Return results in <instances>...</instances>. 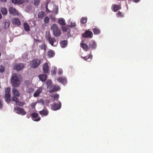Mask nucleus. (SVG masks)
Segmentation results:
<instances>
[{
  "mask_svg": "<svg viewBox=\"0 0 153 153\" xmlns=\"http://www.w3.org/2000/svg\"><path fill=\"white\" fill-rule=\"evenodd\" d=\"M56 80L57 81L64 85L67 82V79L66 78L62 77L57 78Z\"/></svg>",
  "mask_w": 153,
  "mask_h": 153,
  "instance_id": "4468645a",
  "label": "nucleus"
},
{
  "mask_svg": "<svg viewBox=\"0 0 153 153\" xmlns=\"http://www.w3.org/2000/svg\"><path fill=\"white\" fill-rule=\"evenodd\" d=\"M34 89L33 88H28L27 90V92L29 93H31L34 91Z\"/></svg>",
  "mask_w": 153,
  "mask_h": 153,
  "instance_id": "c9c22d12",
  "label": "nucleus"
},
{
  "mask_svg": "<svg viewBox=\"0 0 153 153\" xmlns=\"http://www.w3.org/2000/svg\"><path fill=\"white\" fill-rule=\"evenodd\" d=\"M113 11L115 12L117 11L121 8L120 4H114L113 5Z\"/></svg>",
  "mask_w": 153,
  "mask_h": 153,
  "instance_id": "a211bd4d",
  "label": "nucleus"
},
{
  "mask_svg": "<svg viewBox=\"0 0 153 153\" xmlns=\"http://www.w3.org/2000/svg\"><path fill=\"white\" fill-rule=\"evenodd\" d=\"M26 117L27 118H30V117H31L30 114H27L26 115Z\"/></svg>",
  "mask_w": 153,
  "mask_h": 153,
  "instance_id": "603ef678",
  "label": "nucleus"
},
{
  "mask_svg": "<svg viewBox=\"0 0 153 153\" xmlns=\"http://www.w3.org/2000/svg\"><path fill=\"white\" fill-rule=\"evenodd\" d=\"M62 28L63 31L65 32L67 30V28L66 26L62 27Z\"/></svg>",
  "mask_w": 153,
  "mask_h": 153,
  "instance_id": "37998d69",
  "label": "nucleus"
},
{
  "mask_svg": "<svg viewBox=\"0 0 153 153\" xmlns=\"http://www.w3.org/2000/svg\"><path fill=\"white\" fill-rule=\"evenodd\" d=\"M36 40H37V41H39V40H38V39H37Z\"/></svg>",
  "mask_w": 153,
  "mask_h": 153,
  "instance_id": "0e129e2a",
  "label": "nucleus"
},
{
  "mask_svg": "<svg viewBox=\"0 0 153 153\" xmlns=\"http://www.w3.org/2000/svg\"><path fill=\"white\" fill-rule=\"evenodd\" d=\"M46 84L47 85V88L50 89L52 87V82L51 80H48L46 82Z\"/></svg>",
  "mask_w": 153,
  "mask_h": 153,
  "instance_id": "c756f323",
  "label": "nucleus"
},
{
  "mask_svg": "<svg viewBox=\"0 0 153 153\" xmlns=\"http://www.w3.org/2000/svg\"><path fill=\"white\" fill-rule=\"evenodd\" d=\"M4 71V67L0 66V72L1 73H3Z\"/></svg>",
  "mask_w": 153,
  "mask_h": 153,
  "instance_id": "ea45409f",
  "label": "nucleus"
},
{
  "mask_svg": "<svg viewBox=\"0 0 153 153\" xmlns=\"http://www.w3.org/2000/svg\"><path fill=\"white\" fill-rule=\"evenodd\" d=\"M24 67V65L22 63H16L14 66V69L19 71L22 70Z\"/></svg>",
  "mask_w": 153,
  "mask_h": 153,
  "instance_id": "6e6552de",
  "label": "nucleus"
},
{
  "mask_svg": "<svg viewBox=\"0 0 153 153\" xmlns=\"http://www.w3.org/2000/svg\"><path fill=\"white\" fill-rule=\"evenodd\" d=\"M1 11L4 15H6L7 13V9L4 7H3L1 9Z\"/></svg>",
  "mask_w": 153,
  "mask_h": 153,
  "instance_id": "2f4dec72",
  "label": "nucleus"
},
{
  "mask_svg": "<svg viewBox=\"0 0 153 153\" xmlns=\"http://www.w3.org/2000/svg\"><path fill=\"white\" fill-rule=\"evenodd\" d=\"M0 105H2L1 100H0Z\"/></svg>",
  "mask_w": 153,
  "mask_h": 153,
  "instance_id": "bf43d9fd",
  "label": "nucleus"
},
{
  "mask_svg": "<svg viewBox=\"0 0 153 153\" xmlns=\"http://www.w3.org/2000/svg\"><path fill=\"white\" fill-rule=\"evenodd\" d=\"M49 18L48 16H46L44 19V22L45 23H48L49 22Z\"/></svg>",
  "mask_w": 153,
  "mask_h": 153,
  "instance_id": "f704fd0d",
  "label": "nucleus"
},
{
  "mask_svg": "<svg viewBox=\"0 0 153 153\" xmlns=\"http://www.w3.org/2000/svg\"><path fill=\"white\" fill-rule=\"evenodd\" d=\"M2 18V16L1 13H0V19H1Z\"/></svg>",
  "mask_w": 153,
  "mask_h": 153,
  "instance_id": "13d9d810",
  "label": "nucleus"
},
{
  "mask_svg": "<svg viewBox=\"0 0 153 153\" xmlns=\"http://www.w3.org/2000/svg\"><path fill=\"white\" fill-rule=\"evenodd\" d=\"M57 70V68L56 67H54L53 69L52 70L51 73L53 75H55L56 73Z\"/></svg>",
  "mask_w": 153,
  "mask_h": 153,
  "instance_id": "e433bc0d",
  "label": "nucleus"
},
{
  "mask_svg": "<svg viewBox=\"0 0 153 153\" xmlns=\"http://www.w3.org/2000/svg\"><path fill=\"white\" fill-rule=\"evenodd\" d=\"M92 57V54H89L88 56L84 57L81 56V57L84 60L90 62L91 60Z\"/></svg>",
  "mask_w": 153,
  "mask_h": 153,
  "instance_id": "6ab92c4d",
  "label": "nucleus"
},
{
  "mask_svg": "<svg viewBox=\"0 0 153 153\" xmlns=\"http://www.w3.org/2000/svg\"><path fill=\"white\" fill-rule=\"evenodd\" d=\"M46 38L49 42V43L52 46H54V43L56 42V40L54 38L51 37L50 34H48L46 35Z\"/></svg>",
  "mask_w": 153,
  "mask_h": 153,
  "instance_id": "20e7f679",
  "label": "nucleus"
},
{
  "mask_svg": "<svg viewBox=\"0 0 153 153\" xmlns=\"http://www.w3.org/2000/svg\"><path fill=\"white\" fill-rule=\"evenodd\" d=\"M60 88V87L59 85H53L51 87V89L49 91V92L50 93L56 91H58Z\"/></svg>",
  "mask_w": 153,
  "mask_h": 153,
  "instance_id": "f8f14e48",
  "label": "nucleus"
},
{
  "mask_svg": "<svg viewBox=\"0 0 153 153\" xmlns=\"http://www.w3.org/2000/svg\"><path fill=\"white\" fill-rule=\"evenodd\" d=\"M38 76L40 80L43 82H45L47 78V76L45 74H41L39 75Z\"/></svg>",
  "mask_w": 153,
  "mask_h": 153,
  "instance_id": "f3484780",
  "label": "nucleus"
},
{
  "mask_svg": "<svg viewBox=\"0 0 153 153\" xmlns=\"http://www.w3.org/2000/svg\"><path fill=\"white\" fill-rule=\"evenodd\" d=\"M2 107V106H0V109Z\"/></svg>",
  "mask_w": 153,
  "mask_h": 153,
  "instance_id": "680f3d73",
  "label": "nucleus"
},
{
  "mask_svg": "<svg viewBox=\"0 0 153 153\" xmlns=\"http://www.w3.org/2000/svg\"><path fill=\"white\" fill-rule=\"evenodd\" d=\"M82 36L85 38H92L93 34L92 32L88 30H86L82 34Z\"/></svg>",
  "mask_w": 153,
  "mask_h": 153,
  "instance_id": "0eeeda50",
  "label": "nucleus"
},
{
  "mask_svg": "<svg viewBox=\"0 0 153 153\" xmlns=\"http://www.w3.org/2000/svg\"><path fill=\"white\" fill-rule=\"evenodd\" d=\"M59 23L62 26H64L66 25L65 21L64 19L61 18L58 20Z\"/></svg>",
  "mask_w": 153,
  "mask_h": 153,
  "instance_id": "a878e982",
  "label": "nucleus"
},
{
  "mask_svg": "<svg viewBox=\"0 0 153 153\" xmlns=\"http://www.w3.org/2000/svg\"><path fill=\"white\" fill-rule=\"evenodd\" d=\"M12 2L15 4H21L24 2L23 0H11Z\"/></svg>",
  "mask_w": 153,
  "mask_h": 153,
  "instance_id": "5701e85b",
  "label": "nucleus"
},
{
  "mask_svg": "<svg viewBox=\"0 0 153 153\" xmlns=\"http://www.w3.org/2000/svg\"><path fill=\"white\" fill-rule=\"evenodd\" d=\"M51 29L55 36L58 37L61 35V30L56 24H53L51 27Z\"/></svg>",
  "mask_w": 153,
  "mask_h": 153,
  "instance_id": "7ed1b4c3",
  "label": "nucleus"
},
{
  "mask_svg": "<svg viewBox=\"0 0 153 153\" xmlns=\"http://www.w3.org/2000/svg\"><path fill=\"white\" fill-rule=\"evenodd\" d=\"M88 18L87 17H82L80 20V23L82 24L86 23L87 22Z\"/></svg>",
  "mask_w": 153,
  "mask_h": 153,
  "instance_id": "7c9ffc66",
  "label": "nucleus"
},
{
  "mask_svg": "<svg viewBox=\"0 0 153 153\" xmlns=\"http://www.w3.org/2000/svg\"><path fill=\"white\" fill-rule=\"evenodd\" d=\"M140 1V0H134L133 1L136 3H137Z\"/></svg>",
  "mask_w": 153,
  "mask_h": 153,
  "instance_id": "3c124183",
  "label": "nucleus"
},
{
  "mask_svg": "<svg viewBox=\"0 0 153 153\" xmlns=\"http://www.w3.org/2000/svg\"><path fill=\"white\" fill-rule=\"evenodd\" d=\"M47 47V45L45 43H42L41 45H39V46L40 49L43 50L45 52L46 51Z\"/></svg>",
  "mask_w": 153,
  "mask_h": 153,
  "instance_id": "cd10ccee",
  "label": "nucleus"
},
{
  "mask_svg": "<svg viewBox=\"0 0 153 153\" xmlns=\"http://www.w3.org/2000/svg\"><path fill=\"white\" fill-rule=\"evenodd\" d=\"M49 70V66L48 63H45L42 66V70L45 74H47Z\"/></svg>",
  "mask_w": 153,
  "mask_h": 153,
  "instance_id": "9b49d317",
  "label": "nucleus"
},
{
  "mask_svg": "<svg viewBox=\"0 0 153 153\" xmlns=\"http://www.w3.org/2000/svg\"><path fill=\"white\" fill-rule=\"evenodd\" d=\"M9 97H10V94H5L4 98H9Z\"/></svg>",
  "mask_w": 153,
  "mask_h": 153,
  "instance_id": "c03bdc74",
  "label": "nucleus"
},
{
  "mask_svg": "<svg viewBox=\"0 0 153 153\" xmlns=\"http://www.w3.org/2000/svg\"><path fill=\"white\" fill-rule=\"evenodd\" d=\"M39 3V0H34V4L35 5L37 6H38Z\"/></svg>",
  "mask_w": 153,
  "mask_h": 153,
  "instance_id": "a19ab883",
  "label": "nucleus"
},
{
  "mask_svg": "<svg viewBox=\"0 0 153 153\" xmlns=\"http://www.w3.org/2000/svg\"><path fill=\"white\" fill-rule=\"evenodd\" d=\"M7 24L8 25V26H7V27H8L9 25H10L8 23H5V25H6Z\"/></svg>",
  "mask_w": 153,
  "mask_h": 153,
  "instance_id": "4d7b16f0",
  "label": "nucleus"
},
{
  "mask_svg": "<svg viewBox=\"0 0 153 153\" xmlns=\"http://www.w3.org/2000/svg\"><path fill=\"white\" fill-rule=\"evenodd\" d=\"M9 13L14 15H19L18 11L16 9L13 7H10L9 9Z\"/></svg>",
  "mask_w": 153,
  "mask_h": 153,
  "instance_id": "ddd939ff",
  "label": "nucleus"
},
{
  "mask_svg": "<svg viewBox=\"0 0 153 153\" xmlns=\"http://www.w3.org/2000/svg\"><path fill=\"white\" fill-rule=\"evenodd\" d=\"M41 119L40 117H39L37 119L33 120L36 122H37L39 121Z\"/></svg>",
  "mask_w": 153,
  "mask_h": 153,
  "instance_id": "8fccbe9b",
  "label": "nucleus"
},
{
  "mask_svg": "<svg viewBox=\"0 0 153 153\" xmlns=\"http://www.w3.org/2000/svg\"><path fill=\"white\" fill-rule=\"evenodd\" d=\"M46 9L47 10V11L48 12L49 11V10L48 9V4H47L46 5Z\"/></svg>",
  "mask_w": 153,
  "mask_h": 153,
  "instance_id": "5fc2aeb1",
  "label": "nucleus"
},
{
  "mask_svg": "<svg viewBox=\"0 0 153 153\" xmlns=\"http://www.w3.org/2000/svg\"><path fill=\"white\" fill-rule=\"evenodd\" d=\"M19 75L16 74H13L11 77V82L13 87H18L20 85V82L19 80Z\"/></svg>",
  "mask_w": 153,
  "mask_h": 153,
  "instance_id": "f257e3e1",
  "label": "nucleus"
},
{
  "mask_svg": "<svg viewBox=\"0 0 153 153\" xmlns=\"http://www.w3.org/2000/svg\"><path fill=\"white\" fill-rule=\"evenodd\" d=\"M24 30L26 31H29L30 30V25L27 23L25 22L23 24Z\"/></svg>",
  "mask_w": 153,
  "mask_h": 153,
  "instance_id": "4be33fe9",
  "label": "nucleus"
},
{
  "mask_svg": "<svg viewBox=\"0 0 153 153\" xmlns=\"http://www.w3.org/2000/svg\"><path fill=\"white\" fill-rule=\"evenodd\" d=\"M1 52H0V57H1Z\"/></svg>",
  "mask_w": 153,
  "mask_h": 153,
  "instance_id": "052dcab7",
  "label": "nucleus"
},
{
  "mask_svg": "<svg viewBox=\"0 0 153 153\" xmlns=\"http://www.w3.org/2000/svg\"><path fill=\"white\" fill-rule=\"evenodd\" d=\"M12 24L16 26H19L21 25V22L18 18H13L11 21Z\"/></svg>",
  "mask_w": 153,
  "mask_h": 153,
  "instance_id": "1a4fd4ad",
  "label": "nucleus"
},
{
  "mask_svg": "<svg viewBox=\"0 0 153 153\" xmlns=\"http://www.w3.org/2000/svg\"><path fill=\"white\" fill-rule=\"evenodd\" d=\"M39 113L42 115L46 116L48 114V111L46 108H44L42 110L39 112Z\"/></svg>",
  "mask_w": 153,
  "mask_h": 153,
  "instance_id": "2eb2a0df",
  "label": "nucleus"
},
{
  "mask_svg": "<svg viewBox=\"0 0 153 153\" xmlns=\"http://www.w3.org/2000/svg\"><path fill=\"white\" fill-rule=\"evenodd\" d=\"M62 73V70L59 69L58 70V74L59 75H61Z\"/></svg>",
  "mask_w": 153,
  "mask_h": 153,
  "instance_id": "09e8293b",
  "label": "nucleus"
},
{
  "mask_svg": "<svg viewBox=\"0 0 153 153\" xmlns=\"http://www.w3.org/2000/svg\"><path fill=\"white\" fill-rule=\"evenodd\" d=\"M7 0H0L1 1L3 2H7Z\"/></svg>",
  "mask_w": 153,
  "mask_h": 153,
  "instance_id": "6e6d98bb",
  "label": "nucleus"
},
{
  "mask_svg": "<svg viewBox=\"0 0 153 153\" xmlns=\"http://www.w3.org/2000/svg\"><path fill=\"white\" fill-rule=\"evenodd\" d=\"M1 28H0V33L1 32Z\"/></svg>",
  "mask_w": 153,
  "mask_h": 153,
  "instance_id": "e2e57ef3",
  "label": "nucleus"
},
{
  "mask_svg": "<svg viewBox=\"0 0 153 153\" xmlns=\"http://www.w3.org/2000/svg\"><path fill=\"white\" fill-rule=\"evenodd\" d=\"M55 54V52L53 50H50L47 52V56L50 58L53 57Z\"/></svg>",
  "mask_w": 153,
  "mask_h": 153,
  "instance_id": "aec40b11",
  "label": "nucleus"
},
{
  "mask_svg": "<svg viewBox=\"0 0 153 153\" xmlns=\"http://www.w3.org/2000/svg\"><path fill=\"white\" fill-rule=\"evenodd\" d=\"M76 26V24L75 22H71V24L70 25V27H74Z\"/></svg>",
  "mask_w": 153,
  "mask_h": 153,
  "instance_id": "79ce46f5",
  "label": "nucleus"
},
{
  "mask_svg": "<svg viewBox=\"0 0 153 153\" xmlns=\"http://www.w3.org/2000/svg\"><path fill=\"white\" fill-rule=\"evenodd\" d=\"M12 100L13 101L15 102L18 105H24L25 104L24 102H20L19 99L16 97H13L12 98Z\"/></svg>",
  "mask_w": 153,
  "mask_h": 153,
  "instance_id": "9d476101",
  "label": "nucleus"
},
{
  "mask_svg": "<svg viewBox=\"0 0 153 153\" xmlns=\"http://www.w3.org/2000/svg\"><path fill=\"white\" fill-rule=\"evenodd\" d=\"M87 43L88 45L89 48H91L94 50L97 47V45L95 41L92 40L88 41Z\"/></svg>",
  "mask_w": 153,
  "mask_h": 153,
  "instance_id": "39448f33",
  "label": "nucleus"
},
{
  "mask_svg": "<svg viewBox=\"0 0 153 153\" xmlns=\"http://www.w3.org/2000/svg\"><path fill=\"white\" fill-rule=\"evenodd\" d=\"M52 108L53 110H57V106H52Z\"/></svg>",
  "mask_w": 153,
  "mask_h": 153,
  "instance_id": "49530a36",
  "label": "nucleus"
},
{
  "mask_svg": "<svg viewBox=\"0 0 153 153\" xmlns=\"http://www.w3.org/2000/svg\"><path fill=\"white\" fill-rule=\"evenodd\" d=\"M10 90L11 89L10 88H6L5 89V94H10Z\"/></svg>",
  "mask_w": 153,
  "mask_h": 153,
  "instance_id": "58836bf2",
  "label": "nucleus"
},
{
  "mask_svg": "<svg viewBox=\"0 0 153 153\" xmlns=\"http://www.w3.org/2000/svg\"><path fill=\"white\" fill-rule=\"evenodd\" d=\"M12 92L14 95L15 96L17 97L20 96V94L17 89L16 88H13L12 89Z\"/></svg>",
  "mask_w": 153,
  "mask_h": 153,
  "instance_id": "393cba45",
  "label": "nucleus"
},
{
  "mask_svg": "<svg viewBox=\"0 0 153 153\" xmlns=\"http://www.w3.org/2000/svg\"><path fill=\"white\" fill-rule=\"evenodd\" d=\"M53 105H61V103L60 102H59L57 104V105H56V104H55Z\"/></svg>",
  "mask_w": 153,
  "mask_h": 153,
  "instance_id": "864d4df0",
  "label": "nucleus"
},
{
  "mask_svg": "<svg viewBox=\"0 0 153 153\" xmlns=\"http://www.w3.org/2000/svg\"><path fill=\"white\" fill-rule=\"evenodd\" d=\"M92 30L94 35H97L100 34L101 33L100 30L97 27H95L92 29Z\"/></svg>",
  "mask_w": 153,
  "mask_h": 153,
  "instance_id": "b1692460",
  "label": "nucleus"
},
{
  "mask_svg": "<svg viewBox=\"0 0 153 153\" xmlns=\"http://www.w3.org/2000/svg\"><path fill=\"white\" fill-rule=\"evenodd\" d=\"M116 15L118 17H123L124 16L123 14L120 11H118L116 14Z\"/></svg>",
  "mask_w": 153,
  "mask_h": 153,
  "instance_id": "72a5a7b5",
  "label": "nucleus"
},
{
  "mask_svg": "<svg viewBox=\"0 0 153 153\" xmlns=\"http://www.w3.org/2000/svg\"><path fill=\"white\" fill-rule=\"evenodd\" d=\"M68 42L67 40L62 41L60 42V45L62 48H65L67 45Z\"/></svg>",
  "mask_w": 153,
  "mask_h": 153,
  "instance_id": "bb28decb",
  "label": "nucleus"
},
{
  "mask_svg": "<svg viewBox=\"0 0 153 153\" xmlns=\"http://www.w3.org/2000/svg\"><path fill=\"white\" fill-rule=\"evenodd\" d=\"M42 87H39L36 90L35 93L33 94V96L35 97H38L40 93L42 92Z\"/></svg>",
  "mask_w": 153,
  "mask_h": 153,
  "instance_id": "dca6fc26",
  "label": "nucleus"
},
{
  "mask_svg": "<svg viewBox=\"0 0 153 153\" xmlns=\"http://www.w3.org/2000/svg\"><path fill=\"white\" fill-rule=\"evenodd\" d=\"M36 102L37 103H39V104H40L41 105H44V102L43 100L40 99L39 100H38Z\"/></svg>",
  "mask_w": 153,
  "mask_h": 153,
  "instance_id": "4c0bfd02",
  "label": "nucleus"
},
{
  "mask_svg": "<svg viewBox=\"0 0 153 153\" xmlns=\"http://www.w3.org/2000/svg\"><path fill=\"white\" fill-rule=\"evenodd\" d=\"M6 101L7 102H9L11 101L10 97H9V98H5Z\"/></svg>",
  "mask_w": 153,
  "mask_h": 153,
  "instance_id": "a18cd8bd",
  "label": "nucleus"
},
{
  "mask_svg": "<svg viewBox=\"0 0 153 153\" xmlns=\"http://www.w3.org/2000/svg\"><path fill=\"white\" fill-rule=\"evenodd\" d=\"M14 111L15 112L18 114L24 115L26 114V112L23 109L20 108L18 107H16L14 108Z\"/></svg>",
  "mask_w": 153,
  "mask_h": 153,
  "instance_id": "423d86ee",
  "label": "nucleus"
},
{
  "mask_svg": "<svg viewBox=\"0 0 153 153\" xmlns=\"http://www.w3.org/2000/svg\"><path fill=\"white\" fill-rule=\"evenodd\" d=\"M44 16V12L43 11H41L39 12L38 17L39 18L42 19Z\"/></svg>",
  "mask_w": 153,
  "mask_h": 153,
  "instance_id": "c85d7f7f",
  "label": "nucleus"
},
{
  "mask_svg": "<svg viewBox=\"0 0 153 153\" xmlns=\"http://www.w3.org/2000/svg\"><path fill=\"white\" fill-rule=\"evenodd\" d=\"M42 61V59H38L37 58L34 59L30 63V67L33 69L37 68L40 65Z\"/></svg>",
  "mask_w": 153,
  "mask_h": 153,
  "instance_id": "f03ea898",
  "label": "nucleus"
},
{
  "mask_svg": "<svg viewBox=\"0 0 153 153\" xmlns=\"http://www.w3.org/2000/svg\"><path fill=\"white\" fill-rule=\"evenodd\" d=\"M31 117L34 118H36L39 116L38 114L36 112H34L30 114Z\"/></svg>",
  "mask_w": 153,
  "mask_h": 153,
  "instance_id": "473e14b6",
  "label": "nucleus"
},
{
  "mask_svg": "<svg viewBox=\"0 0 153 153\" xmlns=\"http://www.w3.org/2000/svg\"><path fill=\"white\" fill-rule=\"evenodd\" d=\"M59 97V96L58 94L55 95L54 96V99L56 100H58Z\"/></svg>",
  "mask_w": 153,
  "mask_h": 153,
  "instance_id": "de8ad7c7",
  "label": "nucleus"
},
{
  "mask_svg": "<svg viewBox=\"0 0 153 153\" xmlns=\"http://www.w3.org/2000/svg\"><path fill=\"white\" fill-rule=\"evenodd\" d=\"M81 47L85 51H87L89 48L88 45L84 43H81L80 44Z\"/></svg>",
  "mask_w": 153,
  "mask_h": 153,
  "instance_id": "412c9836",
  "label": "nucleus"
}]
</instances>
